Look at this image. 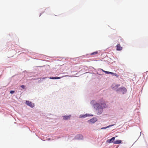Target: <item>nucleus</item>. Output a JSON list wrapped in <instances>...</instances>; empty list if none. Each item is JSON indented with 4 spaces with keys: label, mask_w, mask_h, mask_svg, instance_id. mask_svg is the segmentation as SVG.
<instances>
[{
    "label": "nucleus",
    "mask_w": 148,
    "mask_h": 148,
    "mask_svg": "<svg viewBox=\"0 0 148 148\" xmlns=\"http://www.w3.org/2000/svg\"><path fill=\"white\" fill-rule=\"evenodd\" d=\"M120 86L119 84H113L112 86V88L113 90H115L117 92H123V94L124 92H125L126 91V89L124 87H121L118 89V87Z\"/></svg>",
    "instance_id": "obj_1"
},
{
    "label": "nucleus",
    "mask_w": 148,
    "mask_h": 148,
    "mask_svg": "<svg viewBox=\"0 0 148 148\" xmlns=\"http://www.w3.org/2000/svg\"><path fill=\"white\" fill-rule=\"evenodd\" d=\"M95 108H96L97 110L101 109L100 112L99 113V114L102 113V107L101 106V104H99V103H96L95 104Z\"/></svg>",
    "instance_id": "obj_2"
},
{
    "label": "nucleus",
    "mask_w": 148,
    "mask_h": 148,
    "mask_svg": "<svg viewBox=\"0 0 148 148\" xmlns=\"http://www.w3.org/2000/svg\"><path fill=\"white\" fill-rule=\"evenodd\" d=\"M26 104L32 108L34 106V103H33L29 101H26Z\"/></svg>",
    "instance_id": "obj_3"
},
{
    "label": "nucleus",
    "mask_w": 148,
    "mask_h": 148,
    "mask_svg": "<svg viewBox=\"0 0 148 148\" xmlns=\"http://www.w3.org/2000/svg\"><path fill=\"white\" fill-rule=\"evenodd\" d=\"M115 137H113L111 138L109 140H108L107 141V142L109 143H113L114 142V140H115Z\"/></svg>",
    "instance_id": "obj_4"
},
{
    "label": "nucleus",
    "mask_w": 148,
    "mask_h": 148,
    "mask_svg": "<svg viewBox=\"0 0 148 148\" xmlns=\"http://www.w3.org/2000/svg\"><path fill=\"white\" fill-rule=\"evenodd\" d=\"M101 102L102 103H101V106H102L103 108H105L106 107V105L105 103V101L103 100L102 99H101Z\"/></svg>",
    "instance_id": "obj_5"
},
{
    "label": "nucleus",
    "mask_w": 148,
    "mask_h": 148,
    "mask_svg": "<svg viewBox=\"0 0 148 148\" xmlns=\"http://www.w3.org/2000/svg\"><path fill=\"white\" fill-rule=\"evenodd\" d=\"M116 50L117 51H121L122 49V47L121 46V45L120 44L117 45L116 46Z\"/></svg>",
    "instance_id": "obj_6"
},
{
    "label": "nucleus",
    "mask_w": 148,
    "mask_h": 148,
    "mask_svg": "<svg viewBox=\"0 0 148 148\" xmlns=\"http://www.w3.org/2000/svg\"><path fill=\"white\" fill-rule=\"evenodd\" d=\"M71 115H69V116H63V119L64 120H68L70 119L71 118Z\"/></svg>",
    "instance_id": "obj_7"
},
{
    "label": "nucleus",
    "mask_w": 148,
    "mask_h": 148,
    "mask_svg": "<svg viewBox=\"0 0 148 148\" xmlns=\"http://www.w3.org/2000/svg\"><path fill=\"white\" fill-rule=\"evenodd\" d=\"M97 120V119L96 118H93L92 119H91L90 120V121L93 123H95L96 121Z\"/></svg>",
    "instance_id": "obj_8"
},
{
    "label": "nucleus",
    "mask_w": 148,
    "mask_h": 148,
    "mask_svg": "<svg viewBox=\"0 0 148 148\" xmlns=\"http://www.w3.org/2000/svg\"><path fill=\"white\" fill-rule=\"evenodd\" d=\"M121 143V140H116L114 141L113 143L115 144H119Z\"/></svg>",
    "instance_id": "obj_9"
},
{
    "label": "nucleus",
    "mask_w": 148,
    "mask_h": 148,
    "mask_svg": "<svg viewBox=\"0 0 148 148\" xmlns=\"http://www.w3.org/2000/svg\"><path fill=\"white\" fill-rule=\"evenodd\" d=\"M61 77H49V78L51 79H60Z\"/></svg>",
    "instance_id": "obj_10"
},
{
    "label": "nucleus",
    "mask_w": 148,
    "mask_h": 148,
    "mask_svg": "<svg viewBox=\"0 0 148 148\" xmlns=\"http://www.w3.org/2000/svg\"><path fill=\"white\" fill-rule=\"evenodd\" d=\"M111 74H112V75H114L115 76L117 77H118L119 76V75L117 74L116 73H112V72H111Z\"/></svg>",
    "instance_id": "obj_11"
},
{
    "label": "nucleus",
    "mask_w": 148,
    "mask_h": 148,
    "mask_svg": "<svg viewBox=\"0 0 148 148\" xmlns=\"http://www.w3.org/2000/svg\"><path fill=\"white\" fill-rule=\"evenodd\" d=\"M113 125H109L106 127H102L101 128V129H106V128H107L109 127H110L111 126H113Z\"/></svg>",
    "instance_id": "obj_12"
},
{
    "label": "nucleus",
    "mask_w": 148,
    "mask_h": 148,
    "mask_svg": "<svg viewBox=\"0 0 148 148\" xmlns=\"http://www.w3.org/2000/svg\"><path fill=\"white\" fill-rule=\"evenodd\" d=\"M87 114H86V115H80V118H85L86 117H87Z\"/></svg>",
    "instance_id": "obj_13"
},
{
    "label": "nucleus",
    "mask_w": 148,
    "mask_h": 148,
    "mask_svg": "<svg viewBox=\"0 0 148 148\" xmlns=\"http://www.w3.org/2000/svg\"><path fill=\"white\" fill-rule=\"evenodd\" d=\"M97 53H98L97 51H96L95 52L92 53H91L90 54V55H95V54H97Z\"/></svg>",
    "instance_id": "obj_14"
},
{
    "label": "nucleus",
    "mask_w": 148,
    "mask_h": 148,
    "mask_svg": "<svg viewBox=\"0 0 148 148\" xmlns=\"http://www.w3.org/2000/svg\"><path fill=\"white\" fill-rule=\"evenodd\" d=\"M104 72L106 74H111V72H109V71H104Z\"/></svg>",
    "instance_id": "obj_15"
},
{
    "label": "nucleus",
    "mask_w": 148,
    "mask_h": 148,
    "mask_svg": "<svg viewBox=\"0 0 148 148\" xmlns=\"http://www.w3.org/2000/svg\"><path fill=\"white\" fill-rule=\"evenodd\" d=\"M15 91L14 90H12L10 91V93L11 94H13L14 92Z\"/></svg>",
    "instance_id": "obj_16"
},
{
    "label": "nucleus",
    "mask_w": 148,
    "mask_h": 148,
    "mask_svg": "<svg viewBox=\"0 0 148 148\" xmlns=\"http://www.w3.org/2000/svg\"><path fill=\"white\" fill-rule=\"evenodd\" d=\"M21 88H23L24 89V88H25V86L24 85H22L21 86Z\"/></svg>",
    "instance_id": "obj_17"
},
{
    "label": "nucleus",
    "mask_w": 148,
    "mask_h": 148,
    "mask_svg": "<svg viewBox=\"0 0 148 148\" xmlns=\"http://www.w3.org/2000/svg\"><path fill=\"white\" fill-rule=\"evenodd\" d=\"M101 69V70H102V71H103V72H104V71H105L103 70L102 69Z\"/></svg>",
    "instance_id": "obj_18"
},
{
    "label": "nucleus",
    "mask_w": 148,
    "mask_h": 148,
    "mask_svg": "<svg viewBox=\"0 0 148 148\" xmlns=\"http://www.w3.org/2000/svg\"><path fill=\"white\" fill-rule=\"evenodd\" d=\"M47 78V77H44V78H43V79H45V78Z\"/></svg>",
    "instance_id": "obj_19"
},
{
    "label": "nucleus",
    "mask_w": 148,
    "mask_h": 148,
    "mask_svg": "<svg viewBox=\"0 0 148 148\" xmlns=\"http://www.w3.org/2000/svg\"><path fill=\"white\" fill-rule=\"evenodd\" d=\"M50 138H49V139H48V140H50Z\"/></svg>",
    "instance_id": "obj_20"
}]
</instances>
